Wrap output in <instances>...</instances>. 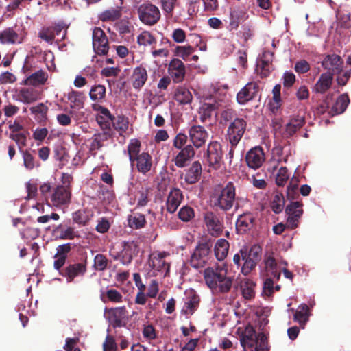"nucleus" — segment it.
Listing matches in <instances>:
<instances>
[{"mask_svg":"<svg viewBox=\"0 0 351 351\" xmlns=\"http://www.w3.org/2000/svg\"><path fill=\"white\" fill-rule=\"evenodd\" d=\"M183 199L182 193L178 189H173L169 193L167 199V209L171 213H173Z\"/></svg>","mask_w":351,"mask_h":351,"instance_id":"23","label":"nucleus"},{"mask_svg":"<svg viewBox=\"0 0 351 351\" xmlns=\"http://www.w3.org/2000/svg\"><path fill=\"white\" fill-rule=\"evenodd\" d=\"M70 250L68 245H60L58 247V252L55 255L54 267L56 269L61 268L65 263L66 253Z\"/></svg>","mask_w":351,"mask_h":351,"instance_id":"38","label":"nucleus"},{"mask_svg":"<svg viewBox=\"0 0 351 351\" xmlns=\"http://www.w3.org/2000/svg\"><path fill=\"white\" fill-rule=\"evenodd\" d=\"M142 333L144 338L147 340H153L156 337L155 329L151 324L144 325Z\"/></svg>","mask_w":351,"mask_h":351,"instance_id":"58","label":"nucleus"},{"mask_svg":"<svg viewBox=\"0 0 351 351\" xmlns=\"http://www.w3.org/2000/svg\"><path fill=\"white\" fill-rule=\"evenodd\" d=\"M40 37L47 43H51L55 40V33L51 28H47L40 32Z\"/></svg>","mask_w":351,"mask_h":351,"instance_id":"61","label":"nucleus"},{"mask_svg":"<svg viewBox=\"0 0 351 351\" xmlns=\"http://www.w3.org/2000/svg\"><path fill=\"white\" fill-rule=\"evenodd\" d=\"M222 159L221 145L215 141L210 143L207 149V160L210 166L217 168Z\"/></svg>","mask_w":351,"mask_h":351,"instance_id":"17","label":"nucleus"},{"mask_svg":"<svg viewBox=\"0 0 351 351\" xmlns=\"http://www.w3.org/2000/svg\"><path fill=\"white\" fill-rule=\"evenodd\" d=\"M128 224L132 228L138 229L143 228L145 224L144 215L136 213L129 216Z\"/></svg>","mask_w":351,"mask_h":351,"instance_id":"47","label":"nucleus"},{"mask_svg":"<svg viewBox=\"0 0 351 351\" xmlns=\"http://www.w3.org/2000/svg\"><path fill=\"white\" fill-rule=\"evenodd\" d=\"M199 303V296L193 291H190L185 300L184 304L181 310V313L188 318L197 309Z\"/></svg>","mask_w":351,"mask_h":351,"instance_id":"21","label":"nucleus"},{"mask_svg":"<svg viewBox=\"0 0 351 351\" xmlns=\"http://www.w3.org/2000/svg\"><path fill=\"white\" fill-rule=\"evenodd\" d=\"M265 268L267 276H273L278 280L280 277L281 265H287L285 261L278 263L272 253H267L265 256Z\"/></svg>","mask_w":351,"mask_h":351,"instance_id":"12","label":"nucleus"},{"mask_svg":"<svg viewBox=\"0 0 351 351\" xmlns=\"http://www.w3.org/2000/svg\"><path fill=\"white\" fill-rule=\"evenodd\" d=\"M229 250V243L224 239H219L214 246V252L216 258L223 261L228 255Z\"/></svg>","mask_w":351,"mask_h":351,"instance_id":"32","label":"nucleus"},{"mask_svg":"<svg viewBox=\"0 0 351 351\" xmlns=\"http://www.w3.org/2000/svg\"><path fill=\"white\" fill-rule=\"evenodd\" d=\"M171 37L176 43H182L185 41L186 33L183 29L178 28L173 30Z\"/></svg>","mask_w":351,"mask_h":351,"instance_id":"62","label":"nucleus"},{"mask_svg":"<svg viewBox=\"0 0 351 351\" xmlns=\"http://www.w3.org/2000/svg\"><path fill=\"white\" fill-rule=\"evenodd\" d=\"M21 42L22 38L11 29L0 32V43L1 44H16Z\"/></svg>","mask_w":351,"mask_h":351,"instance_id":"33","label":"nucleus"},{"mask_svg":"<svg viewBox=\"0 0 351 351\" xmlns=\"http://www.w3.org/2000/svg\"><path fill=\"white\" fill-rule=\"evenodd\" d=\"M140 146L141 143L136 138L130 140L128 146V153L131 162H133L134 158L138 156L140 151Z\"/></svg>","mask_w":351,"mask_h":351,"instance_id":"48","label":"nucleus"},{"mask_svg":"<svg viewBox=\"0 0 351 351\" xmlns=\"http://www.w3.org/2000/svg\"><path fill=\"white\" fill-rule=\"evenodd\" d=\"M240 288L244 298L250 300L255 295V283L250 279L243 278L241 280Z\"/></svg>","mask_w":351,"mask_h":351,"instance_id":"34","label":"nucleus"},{"mask_svg":"<svg viewBox=\"0 0 351 351\" xmlns=\"http://www.w3.org/2000/svg\"><path fill=\"white\" fill-rule=\"evenodd\" d=\"M20 99L25 104H30L38 99V91L32 88H22L19 92Z\"/></svg>","mask_w":351,"mask_h":351,"instance_id":"39","label":"nucleus"},{"mask_svg":"<svg viewBox=\"0 0 351 351\" xmlns=\"http://www.w3.org/2000/svg\"><path fill=\"white\" fill-rule=\"evenodd\" d=\"M178 216L180 220L187 222L191 221L195 217V212L191 207L184 206L179 210Z\"/></svg>","mask_w":351,"mask_h":351,"instance_id":"51","label":"nucleus"},{"mask_svg":"<svg viewBox=\"0 0 351 351\" xmlns=\"http://www.w3.org/2000/svg\"><path fill=\"white\" fill-rule=\"evenodd\" d=\"M27 132H21L16 134H10L9 136L18 145L19 149H21L27 144Z\"/></svg>","mask_w":351,"mask_h":351,"instance_id":"52","label":"nucleus"},{"mask_svg":"<svg viewBox=\"0 0 351 351\" xmlns=\"http://www.w3.org/2000/svg\"><path fill=\"white\" fill-rule=\"evenodd\" d=\"M116 343L112 337L107 336L103 344L104 351H116Z\"/></svg>","mask_w":351,"mask_h":351,"instance_id":"64","label":"nucleus"},{"mask_svg":"<svg viewBox=\"0 0 351 351\" xmlns=\"http://www.w3.org/2000/svg\"><path fill=\"white\" fill-rule=\"evenodd\" d=\"M213 199L215 206L223 210H230L235 199V188L232 183L229 182L219 192H216Z\"/></svg>","mask_w":351,"mask_h":351,"instance_id":"4","label":"nucleus"},{"mask_svg":"<svg viewBox=\"0 0 351 351\" xmlns=\"http://www.w3.org/2000/svg\"><path fill=\"white\" fill-rule=\"evenodd\" d=\"M242 260L244 264L241 268V272L247 275L254 269L261 258V248L258 245H253L249 252L241 250Z\"/></svg>","mask_w":351,"mask_h":351,"instance_id":"5","label":"nucleus"},{"mask_svg":"<svg viewBox=\"0 0 351 351\" xmlns=\"http://www.w3.org/2000/svg\"><path fill=\"white\" fill-rule=\"evenodd\" d=\"M187 141V136L182 133H179L176 135L173 140V146L178 149H182L184 148V145Z\"/></svg>","mask_w":351,"mask_h":351,"instance_id":"59","label":"nucleus"},{"mask_svg":"<svg viewBox=\"0 0 351 351\" xmlns=\"http://www.w3.org/2000/svg\"><path fill=\"white\" fill-rule=\"evenodd\" d=\"M310 316L309 308L305 304H300L294 314V320L298 322L300 326L304 328Z\"/></svg>","mask_w":351,"mask_h":351,"instance_id":"31","label":"nucleus"},{"mask_svg":"<svg viewBox=\"0 0 351 351\" xmlns=\"http://www.w3.org/2000/svg\"><path fill=\"white\" fill-rule=\"evenodd\" d=\"M139 251V247L136 242L134 241L124 242L121 252L114 256L115 259L120 258L121 263L124 265L129 264L133 257L136 256Z\"/></svg>","mask_w":351,"mask_h":351,"instance_id":"10","label":"nucleus"},{"mask_svg":"<svg viewBox=\"0 0 351 351\" xmlns=\"http://www.w3.org/2000/svg\"><path fill=\"white\" fill-rule=\"evenodd\" d=\"M210 250L207 244H199L195 249L191 257V265L195 268L203 267L208 262Z\"/></svg>","mask_w":351,"mask_h":351,"instance_id":"8","label":"nucleus"},{"mask_svg":"<svg viewBox=\"0 0 351 351\" xmlns=\"http://www.w3.org/2000/svg\"><path fill=\"white\" fill-rule=\"evenodd\" d=\"M90 216L84 210H79L73 213V220L75 223L84 226L90 220Z\"/></svg>","mask_w":351,"mask_h":351,"instance_id":"50","label":"nucleus"},{"mask_svg":"<svg viewBox=\"0 0 351 351\" xmlns=\"http://www.w3.org/2000/svg\"><path fill=\"white\" fill-rule=\"evenodd\" d=\"M169 74L176 83L181 82L185 76V66L179 59H173L168 67Z\"/></svg>","mask_w":351,"mask_h":351,"instance_id":"18","label":"nucleus"},{"mask_svg":"<svg viewBox=\"0 0 351 351\" xmlns=\"http://www.w3.org/2000/svg\"><path fill=\"white\" fill-rule=\"evenodd\" d=\"M70 106L72 108L80 109L83 107V101L80 95L75 93H72L69 96Z\"/></svg>","mask_w":351,"mask_h":351,"instance_id":"55","label":"nucleus"},{"mask_svg":"<svg viewBox=\"0 0 351 351\" xmlns=\"http://www.w3.org/2000/svg\"><path fill=\"white\" fill-rule=\"evenodd\" d=\"M189 138L196 148L202 147L208 138V133L201 125H193L189 130Z\"/></svg>","mask_w":351,"mask_h":351,"instance_id":"13","label":"nucleus"},{"mask_svg":"<svg viewBox=\"0 0 351 351\" xmlns=\"http://www.w3.org/2000/svg\"><path fill=\"white\" fill-rule=\"evenodd\" d=\"M104 135L101 134H95L93 137L92 141L90 143V149L92 151L97 150L102 146L101 141L103 140Z\"/></svg>","mask_w":351,"mask_h":351,"instance_id":"63","label":"nucleus"},{"mask_svg":"<svg viewBox=\"0 0 351 351\" xmlns=\"http://www.w3.org/2000/svg\"><path fill=\"white\" fill-rule=\"evenodd\" d=\"M93 108L97 112L96 120L101 129H109L112 121L110 111L107 108L98 104H94Z\"/></svg>","mask_w":351,"mask_h":351,"instance_id":"20","label":"nucleus"},{"mask_svg":"<svg viewBox=\"0 0 351 351\" xmlns=\"http://www.w3.org/2000/svg\"><path fill=\"white\" fill-rule=\"evenodd\" d=\"M139 19L145 24L152 25L155 24L160 19L158 8L149 3H143L138 8Z\"/></svg>","mask_w":351,"mask_h":351,"instance_id":"7","label":"nucleus"},{"mask_svg":"<svg viewBox=\"0 0 351 351\" xmlns=\"http://www.w3.org/2000/svg\"><path fill=\"white\" fill-rule=\"evenodd\" d=\"M86 271V267L82 263H76L68 266L65 269L64 276L67 282H72L75 277L82 276Z\"/></svg>","mask_w":351,"mask_h":351,"instance_id":"28","label":"nucleus"},{"mask_svg":"<svg viewBox=\"0 0 351 351\" xmlns=\"http://www.w3.org/2000/svg\"><path fill=\"white\" fill-rule=\"evenodd\" d=\"M147 72L145 68L143 66L136 67L131 77L134 88L136 90L141 89L147 80Z\"/></svg>","mask_w":351,"mask_h":351,"instance_id":"25","label":"nucleus"},{"mask_svg":"<svg viewBox=\"0 0 351 351\" xmlns=\"http://www.w3.org/2000/svg\"><path fill=\"white\" fill-rule=\"evenodd\" d=\"M247 166L253 169L260 168L265 160V154L260 147H255L249 150L245 156Z\"/></svg>","mask_w":351,"mask_h":351,"instance_id":"11","label":"nucleus"},{"mask_svg":"<svg viewBox=\"0 0 351 351\" xmlns=\"http://www.w3.org/2000/svg\"><path fill=\"white\" fill-rule=\"evenodd\" d=\"M121 16V10L119 8H111L103 11L99 14V19L102 21H114Z\"/></svg>","mask_w":351,"mask_h":351,"instance_id":"41","label":"nucleus"},{"mask_svg":"<svg viewBox=\"0 0 351 351\" xmlns=\"http://www.w3.org/2000/svg\"><path fill=\"white\" fill-rule=\"evenodd\" d=\"M284 206L285 199L282 194H275L271 204L272 210L276 214L280 213L282 211Z\"/></svg>","mask_w":351,"mask_h":351,"instance_id":"46","label":"nucleus"},{"mask_svg":"<svg viewBox=\"0 0 351 351\" xmlns=\"http://www.w3.org/2000/svg\"><path fill=\"white\" fill-rule=\"evenodd\" d=\"M304 119L303 116L297 115L290 119L286 124L285 132L287 135H293L304 124Z\"/></svg>","mask_w":351,"mask_h":351,"instance_id":"36","label":"nucleus"},{"mask_svg":"<svg viewBox=\"0 0 351 351\" xmlns=\"http://www.w3.org/2000/svg\"><path fill=\"white\" fill-rule=\"evenodd\" d=\"M201 165L198 162H194L186 175L185 180L190 184L197 182L201 172Z\"/></svg>","mask_w":351,"mask_h":351,"instance_id":"42","label":"nucleus"},{"mask_svg":"<svg viewBox=\"0 0 351 351\" xmlns=\"http://www.w3.org/2000/svg\"><path fill=\"white\" fill-rule=\"evenodd\" d=\"M322 66L327 72L339 74L342 71L343 61L340 56L336 54L327 55L322 61Z\"/></svg>","mask_w":351,"mask_h":351,"instance_id":"14","label":"nucleus"},{"mask_svg":"<svg viewBox=\"0 0 351 351\" xmlns=\"http://www.w3.org/2000/svg\"><path fill=\"white\" fill-rule=\"evenodd\" d=\"M194 50V48L190 45L177 46L175 48L174 53L176 56L186 61L189 60V56L193 53Z\"/></svg>","mask_w":351,"mask_h":351,"instance_id":"44","label":"nucleus"},{"mask_svg":"<svg viewBox=\"0 0 351 351\" xmlns=\"http://www.w3.org/2000/svg\"><path fill=\"white\" fill-rule=\"evenodd\" d=\"M333 80L332 73L326 72L322 73L315 83L313 90L318 93H326L331 86Z\"/></svg>","mask_w":351,"mask_h":351,"instance_id":"26","label":"nucleus"},{"mask_svg":"<svg viewBox=\"0 0 351 351\" xmlns=\"http://www.w3.org/2000/svg\"><path fill=\"white\" fill-rule=\"evenodd\" d=\"M23 162L24 166L28 170L33 169L36 166V163L34 160L33 156L29 152H24L23 155Z\"/></svg>","mask_w":351,"mask_h":351,"instance_id":"57","label":"nucleus"},{"mask_svg":"<svg viewBox=\"0 0 351 351\" xmlns=\"http://www.w3.org/2000/svg\"><path fill=\"white\" fill-rule=\"evenodd\" d=\"M106 88L102 85L93 86L90 90V97L93 101H99L104 98Z\"/></svg>","mask_w":351,"mask_h":351,"instance_id":"49","label":"nucleus"},{"mask_svg":"<svg viewBox=\"0 0 351 351\" xmlns=\"http://www.w3.org/2000/svg\"><path fill=\"white\" fill-rule=\"evenodd\" d=\"M240 342L243 350L246 348H254L255 351L267 350V337L260 333L256 335L255 330L252 326H247L240 335Z\"/></svg>","mask_w":351,"mask_h":351,"instance_id":"2","label":"nucleus"},{"mask_svg":"<svg viewBox=\"0 0 351 351\" xmlns=\"http://www.w3.org/2000/svg\"><path fill=\"white\" fill-rule=\"evenodd\" d=\"M258 91L257 83L254 82H249L237 93V99L240 104H245L256 97Z\"/></svg>","mask_w":351,"mask_h":351,"instance_id":"16","label":"nucleus"},{"mask_svg":"<svg viewBox=\"0 0 351 351\" xmlns=\"http://www.w3.org/2000/svg\"><path fill=\"white\" fill-rule=\"evenodd\" d=\"M174 98L181 104H187L192 101L193 96L186 88L179 86L175 91Z\"/></svg>","mask_w":351,"mask_h":351,"instance_id":"37","label":"nucleus"},{"mask_svg":"<svg viewBox=\"0 0 351 351\" xmlns=\"http://www.w3.org/2000/svg\"><path fill=\"white\" fill-rule=\"evenodd\" d=\"M273 53L270 51H264L256 66V71L261 77H267L273 69Z\"/></svg>","mask_w":351,"mask_h":351,"instance_id":"19","label":"nucleus"},{"mask_svg":"<svg viewBox=\"0 0 351 351\" xmlns=\"http://www.w3.org/2000/svg\"><path fill=\"white\" fill-rule=\"evenodd\" d=\"M71 192L66 187L58 186L52 195L51 200L56 206L66 204L70 202Z\"/></svg>","mask_w":351,"mask_h":351,"instance_id":"22","label":"nucleus"},{"mask_svg":"<svg viewBox=\"0 0 351 351\" xmlns=\"http://www.w3.org/2000/svg\"><path fill=\"white\" fill-rule=\"evenodd\" d=\"M246 128V121L242 118H237L228 126V138L232 146H236L241 139Z\"/></svg>","mask_w":351,"mask_h":351,"instance_id":"6","label":"nucleus"},{"mask_svg":"<svg viewBox=\"0 0 351 351\" xmlns=\"http://www.w3.org/2000/svg\"><path fill=\"white\" fill-rule=\"evenodd\" d=\"M169 254L165 252H153L150 255L145 265V270L149 276H163L169 271V265L166 261V257Z\"/></svg>","mask_w":351,"mask_h":351,"instance_id":"3","label":"nucleus"},{"mask_svg":"<svg viewBox=\"0 0 351 351\" xmlns=\"http://www.w3.org/2000/svg\"><path fill=\"white\" fill-rule=\"evenodd\" d=\"M302 206V204L299 202H291L287 206L286 213L296 217H301L303 213Z\"/></svg>","mask_w":351,"mask_h":351,"instance_id":"53","label":"nucleus"},{"mask_svg":"<svg viewBox=\"0 0 351 351\" xmlns=\"http://www.w3.org/2000/svg\"><path fill=\"white\" fill-rule=\"evenodd\" d=\"M108 261L102 254H97L94 258V267L96 269L102 271L107 267Z\"/></svg>","mask_w":351,"mask_h":351,"instance_id":"56","label":"nucleus"},{"mask_svg":"<svg viewBox=\"0 0 351 351\" xmlns=\"http://www.w3.org/2000/svg\"><path fill=\"white\" fill-rule=\"evenodd\" d=\"M113 125L120 133L127 132L130 127L128 118L124 116H118L114 121Z\"/></svg>","mask_w":351,"mask_h":351,"instance_id":"45","label":"nucleus"},{"mask_svg":"<svg viewBox=\"0 0 351 351\" xmlns=\"http://www.w3.org/2000/svg\"><path fill=\"white\" fill-rule=\"evenodd\" d=\"M234 276L230 267L223 263L208 267L204 271V279L213 293H226L232 288Z\"/></svg>","mask_w":351,"mask_h":351,"instance_id":"1","label":"nucleus"},{"mask_svg":"<svg viewBox=\"0 0 351 351\" xmlns=\"http://www.w3.org/2000/svg\"><path fill=\"white\" fill-rule=\"evenodd\" d=\"M92 38L93 47L95 53L99 55L107 53L109 47L108 38L104 32L99 27L94 28Z\"/></svg>","mask_w":351,"mask_h":351,"instance_id":"9","label":"nucleus"},{"mask_svg":"<svg viewBox=\"0 0 351 351\" xmlns=\"http://www.w3.org/2000/svg\"><path fill=\"white\" fill-rule=\"evenodd\" d=\"M254 217L251 213L241 215L237 220V229L239 232H246L252 227Z\"/></svg>","mask_w":351,"mask_h":351,"instance_id":"30","label":"nucleus"},{"mask_svg":"<svg viewBox=\"0 0 351 351\" xmlns=\"http://www.w3.org/2000/svg\"><path fill=\"white\" fill-rule=\"evenodd\" d=\"M350 99L346 94L340 95L332 107L331 113L332 115L343 113L347 108Z\"/></svg>","mask_w":351,"mask_h":351,"instance_id":"35","label":"nucleus"},{"mask_svg":"<svg viewBox=\"0 0 351 351\" xmlns=\"http://www.w3.org/2000/svg\"><path fill=\"white\" fill-rule=\"evenodd\" d=\"M216 105L210 103H203L199 108V114L202 122L206 121L211 117L215 110Z\"/></svg>","mask_w":351,"mask_h":351,"instance_id":"40","label":"nucleus"},{"mask_svg":"<svg viewBox=\"0 0 351 351\" xmlns=\"http://www.w3.org/2000/svg\"><path fill=\"white\" fill-rule=\"evenodd\" d=\"M78 340L77 337L66 338L64 346L65 351H80V348L76 347Z\"/></svg>","mask_w":351,"mask_h":351,"instance_id":"60","label":"nucleus"},{"mask_svg":"<svg viewBox=\"0 0 351 351\" xmlns=\"http://www.w3.org/2000/svg\"><path fill=\"white\" fill-rule=\"evenodd\" d=\"M134 160H136V167L138 171L146 173L152 167V157L146 152H143L138 155Z\"/></svg>","mask_w":351,"mask_h":351,"instance_id":"29","label":"nucleus"},{"mask_svg":"<svg viewBox=\"0 0 351 351\" xmlns=\"http://www.w3.org/2000/svg\"><path fill=\"white\" fill-rule=\"evenodd\" d=\"M136 39L138 44L143 47L150 46L156 43V38L147 31L141 32Z\"/></svg>","mask_w":351,"mask_h":351,"instance_id":"43","label":"nucleus"},{"mask_svg":"<svg viewBox=\"0 0 351 351\" xmlns=\"http://www.w3.org/2000/svg\"><path fill=\"white\" fill-rule=\"evenodd\" d=\"M204 221L209 232L212 235H217L222 230V223L215 214L207 213L204 215Z\"/></svg>","mask_w":351,"mask_h":351,"instance_id":"24","label":"nucleus"},{"mask_svg":"<svg viewBox=\"0 0 351 351\" xmlns=\"http://www.w3.org/2000/svg\"><path fill=\"white\" fill-rule=\"evenodd\" d=\"M174 156L173 158V161L175 165L180 168H182L188 165L189 162L191 161L192 158L195 155V151L193 147L189 145L185 146L178 153H174Z\"/></svg>","mask_w":351,"mask_h":351,"instance_id":"15","label":"nucleus"},{"mask_svg":"<svg viewBox=\"0 0 351 351\" xmlns=\"http://www.w3.org/2000/svg\"><path fill=\"white\" fill-rule=\"evenodd\" d=\"M289 178L287 169L286 167H280L276 174V182L278 186H284Z\"/></svg>","mask_w":351,"mask_h":351,"instance_id":"54","label":"nucleus"},{"mask_svg":"<svg viewBox=\"0 0 351 351\" xmlns=\"http://www.w3.org/2000/svg\"><path fill=\"white\" fill-rule=\"evenodd\" d=\"M48 79V75L46 72L40 70L27 77L22 84L26 86H38L44 84Z\"/></svg>","mask_w":351,"mask_h":351,"instance_id":"27","label":"nucleus"}]
</instances>
